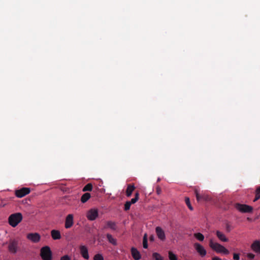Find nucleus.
<instances>
[{"label":"nucleus","instance_id":"obj_1","mask_svg":"<svg viewBox=\"0 0 260 260\" xmlns=\"http://www.w3.org/2000/svg\"><path fill=\"white\" fill-rule=\"evenodd\" d=\"M209 246L217 253H223L226 255L229 254V251L227 249L221 244L214 242L212 239L209 240Z\"/></svg>","mask_w":260,"mask_h":260},{"label":"nucleus","instance_id":"obj_2","mask_svg":"<svg viewBox=\"0 0 260 260\" xmlns=\"http://www.w3.org/2000/svg\"><path fill=\"white\" fill-rule=\"evenodd\" d=\"M23 216L21 213H15L10 215L8 218L9 224L13 227H16L22 220Z\"/></svg>","mask_w":260,"mask_h":260},{"label":"nucleus","instance_id":"obj_3","mask_svg":"<svg viewBox=\"0 0 260 260\" xmlns=\"http://www.w3.org/2000/svg\"><path fill=\"white\" fill-rule=\"evenodd\" d=\"M40 256L43 260H52V252L50 247L45 246L41 248Z\"/></svg>","mask_w":260,"mask_h":260},{"label":"nucleus","instance_id":"obj_4","mask_svg":"<svg viewBox=\"0 0 260 260\" xmlns=\"http://www.w3.org/2000/svg\"><path fill=\"white\" fill-rule=\"evenodd\" d=\"M235 207L237 210L242 213H251L253 211L252 206L246 204L236 203L235 205Z\"/></svg>","mask_w":260,"mask_h":260},{"label":"nucleus","instance_id":"obj_5","mask_svg":"<svg viewBox=\"0 0 260 260\" xmlns=\"http://www.w3.org/2000/svg\"><path fill=\"white\" fill-rule=\"evenodd\" d=\"M18 241L15 240H10L9 243L8 250L13 254H15L18 250Z\"/></svg>","mask_w":260,"mask_h":260},{"label":"nucleus","instance_id":"obj_6","mask_svg":"<svg viewBox=\"0 0 260 260\" xmlns=\"http://www.w3.org/2000/svg\"><path fill=\"white\" fill-rule=\"evenodd\" d=\"M99 215L97 209H91L88 210L86 213V217L89 220L93 221L95 220Z\"/></svg>","mask_w":260,"mask_h":260},{"label":"nucleus","instance_id":"obj_7","mask_svg":"<svg viewBox=\"0 0 260 260\" xmlns=\"http://www.w3.org/2000/svg\"><path fill=\"white\" fill-rule=\"evenodd\" d=\"M30 189L28 187H22L20 189L15 190V195L18 198H22L29 193Z\"/></svg>","mask_w":260,"mask_h":260},{"label":"nucleus","instance_id":"obj_8","mask_svg":"<svg viewBox=\"0 0 260 260\" xmlns=\"http://www.w3.org/2000/svg\"><path fill=\"white\" fill-rule=\"evenodd\" d=\"M194 248L197 252L202 257L205 256L207 254V251L204 247L199 243H195L193 245Z\"/></svg>","mask_w":260,"mask_h":260},{"label":"nucleus","instance_id":"obj_9","mask_svg":"<svg viewBox=\"0 0 260 260\" xmlns=\"http://www.w3.org/2000/svg\"><path fill=\"white\" fill-rule=\"evenodd\" d=\"M74 224V216L72 214H68L65 219L64 227L66 229L71 228Z\"/></svg>","mask_w":260,"mask_h":260},{"label":"nucleus","instance_id":"obj_10","mask_svg":"<svg viewBox=\"0 0 260 260\" xmlns=\"http://www.w3.org/2000/svg\"><path fill=\"white\" fill-rule=\"evenodd\" d=\"M194 193L198 202L202 201H207L209 200V197L205 194H200L199 190L196 187L194 189Z\"/></svg>","mask_w":260,"mask_h":260},{"label":"nucleus","instance_id":"obj_11","mask_svg":"<svg viewBox=\"0 0 260 260\" xmlns=\"http://www.w3.org/2000/svg\"><path fill=\"white\" fill-rule=\"evenodd\" d=\"M27 238L34 243H38L40 241L41 236L37 233H29L27 235Z\"/></svg>","mask_w":260,"mask_h":260},{"label":"nucleus","instance_id":"obj_12","mask_svg":"<svg viewBox=\"0 0 260 260\" xmlns=\"http://www.w3.org/2000/svg\"><path fill=\"white\" fill-rule=\"evenodd\" d=\"M155 232L159 239L161 241H165L166 240L165 232L160 227L157 226L155 228Z\"/></svg>","mask_w":260,"mask_h":260},{"label":"nucleus","instance_id":"obj_13","mask_svg":"<svg viewBox=\"0 0 260 260\" xmlns=\"http://www.w3.org/2000/svg\"><path fill=\"white\" fill-rule=\"evenodd\" d=\"M80 253L84 258L85 259H88L89 254L88 249L85 246L82 245L80 247Z\"/></svg>","mask_w":260,"mask_h":260},{"label":"nucleus","instance_id":"obj_14","mask_svg":"<svg viewBox=\"0 0 260 260\" xmlns=\"http://www.w3.org/2000/svg\"><path fill=\"white\" fill-rule=\"evenodd\" d=\"M131 253L135 260H139L141 258L139 251L135 247L131 248Z\"/></svg>","mask_w":260,"mask_h":260},{"label":"nucleus","instance_id":"obj_15","mask_svg":"<svg viewBox=\"0 0 260 260\" xmlns=\"http://www.w3.org/2000/svg\"><path fill=\"white\" fill-rule=\"evenodd\" d=\"M51 236L52 238L54 240H59L61 238L60 232L56 230H52L51 231Z\"/></svg>","mask_w":260,"mask_h":260},{"label":"nucleus","instance_id":"obj_16","mask_svg":"<svg viewBox=\"0 0 260 260\" xmlns=\"http://www.w3.org/2000/svg\"><path fill=\"white\" fill-rule=\"evenodd\" d=\"M251 247L255 252L260 253V241H255L252 244Z\"/></svg>","mask_w":260,"mask_h":260},{"label":"nucleus","instance_id":"obj_17","mask_svg":"<svg viewBox=\"0 0 260 260\" xmlns=\"http://www.w3.org/2000/svg\"><path fill=\"white\" fill-rule=\"evenodd\" d=\"M104 229L109 228L112 230H116L117 229L116 223L112 221H108L106 222V225L104 228Z\"/></svg>","mask_w":260,"mask_h":260},{"label":"nucleus","instance_id":"obj_18","mask_svg":"<svg viewBox=\"0 0 260 260\" xmlns=\"http://www.w3.org/2000/svg\"><path fill=\"white\" fill-rule=\"evenodd\" d=\"M135 189V186L133 184H128L125 193L127 197L131 196L133 191Z\"/></svg>","mask_w":260,"mask_h":260},{"label":"nucleus","instance_id":"obj_19","mask_svg":"<svg viewBox=\"0 0 260 260\" xmlns=\"http://www.w3.org/2000/svg\"><path fill=\"white\" fill-rule=\"evenodd\" d=\"M216 235L217 238L222 242H228L229 240L225 236V235L219 231H217L216 232Z\"/></svg>","mask_w":260,"mask_h":260},{"label":"nucleus","instance_id":"obj_20","mask_svg":"<svg viewBox=\"0 0 260 260\" xmlns=\"http://www.w3.org/2000/svg\"><path fill=\"white\" fill-rule=\"evenodd\" d=\"M106 237L109 243L114 245H116L117 244L116 239L114 238L111 234H107Z\"/></svg>","mask_w":260,"mask_h":260},{"label":"nucleus","instance_id":"obj_21","mask_svg":"<svg viewBox=\"0 0 260 260\" xmlns=\"http://www.w3.org/2000/svg\"><path fill=\"white\" fill-rule=\"evenodd\" d=\"M91 197L90 194L88 192H86L84 193L81 198V201L83 203H85Z\"/></svg>","mask_w":260,"mask_h":260},{"label":"nucleus","instance_id":"obj_22","mask_svg":"<svg viewBox=\"0 0 260 260\" xmlns=\"http://www.w3.org/2000/svg\"><path fill=\"white\" fill-rule=\"evenodd\" d=\"M260 199V186L257 187L255 191V198L253 202H256Z\"/></svg>","mask_w":260,"mask_h":260},{"label":"nucleus","instance_id":"obj_23","mask_svg":"<svg viewBox=\"0 0 260 260\" xmlns=\"http://www.w3.org/2000/svg\"><path fill=\"white\" fill-rule=\"evenodd\" d=\"M194 237L200 241H203L204 240V236L200 233H194Z\"/></svg>","mask_w":260,"mask_h":260},{"label":"nucleus","instance_id":"obj_24","mask_svg":"<svg viewBox=\"0 0 260 260\" xmlns=\"http://www.w3.org/2000/svg\"><path fill=\"white\" fill-rule=\"evenodd\" d=\"M143 246L144 248H148L147 235L146 234H145L143 236Z\"/></svg>","mask_w":260,"mask_h":260},{"label":"nucleus","instance_id":"obj_25","mask_svg":"<svg viewBox=\"0 0 260 260\" xmlns=\"http://www.w3.org/2000/svg\"><path fill=\"white\" fill-rule=\"evenodd\" d=\"M92 189V185L91 183H88L83 188V191H90Z\"/></svg>","mask_w":260,"mask_h":260},{"label":"nucleus","instance_id":"obj_26","mask_svg":"<svg viewBox=\"0 0 260 260\" xmlns=\"http://www.w3.org/2000/svg\"><path fill=\"white\" fill-rule=\"evenodd\" d=\"M152 257L154 260H164L162 257L157 252L153 253L152 254Z\"/></svg>","mask_w":260,"mask_h":260},{"label":"nucleus","instance_id":"obj_27","mask_svg":"<svg viewBox=\"0 0 260 260\" xmlns=\"http://www.w3.org/2000/svg\"><path fill=\"white\" fill-rule=\"evenodd\" d=\"M185 203H186V205L187 206L188 208L191 211L193 210V208L190 204V199L188 197H186L185 198Z\"/></svg>","mask_w":260,"mask_h":260},{"label":"nucleus","instance_id":"obj_28","mask_svg":"<svg viewBox=\"0 0 260 260\" xmlns=\"http://www.w3.org/2000/svg\"><path fill=\"white\" fill-rule=\"evenodd\" d=\"M169 257L170 260H177L176 255L174 254L172 251L169 252Z\"/></svg>","mask_w":260,"mask_h":260},{"label":"nucleus","instance_id":"obj_29","mask_svg":"<svg viewBox=\"0 0 260 260\" xmlns=\"http://www.w3.org/2000/svg\"><path fill=\"white\" fill-rule=\"evenodd\" d=\"M93 260H104V257L101 254H96L93 257Z\"/></svg>","mask_w":260,"mask_h":260},{"label":"nucleus","instance_id":"obj_30","mask_svg":"<svg viewBox=\"0 0 260 260\" xmlns=\"http://www.w3.org/2000/svg\"><path fill=\"white\" fill-rule=\"evenodd\" d=\"M131 204L128 201L125 202L124 204V210L127 211L130 209Z\"/></svg>","mask_w":260,"mask_h":260},{"label":"nucleus","instance_id":"obj_31","mask_svg":"<svg viewBox=\"0 0 260 260\" xmlns=\"http://www.w3.org/2000/svg\"><path fill=\"white\" fill-rule=\"evenodd\" d=\"M233 258L234 260H240V254L239 253H234L233 254Z\"/></svg>","mask_w":260,"mask_h":260},{"label":"nucleus","instance_id":"obj_32","mask_svg":"<svg viewBox=\"0 0 260 260\" xmlns=\"http://www.w3.org/2000/svg\"><path fill=\"white\" fill-rule=\"evenodd\" d=\"M60 260H71L70 256L68 255H65L61 257Z\"/></svg>","mask_w":260,"mask_h":260},{"label":"nucleus","instance_id":"obj_33","mask_svg":"<svg viewBox=\"0 0 260 260\" xmlns=\"http://www.w3.org/2000/svg\"><path fill=\"white\" fill-rule=\"evenodd\" d=\"M225 227H226V230L228 232L231 231V230L232 229V227L229 223H226Z\"/></svg>","mask_w":260,"mask_h":260},{"label":"nucleus","instance_id":"obj_34","mask_svg":"<svg viewBox=\"0 0 260 260\" xmlns=\"http://www.w3.org/2000/svg\"><path fill=\"white\" fill-rule=\"evenodd\" d=\"M138 200H137V199L136 198H133L131 199V200L130 201H128L129 202H130V203L131 204H135V203H136Z\"/></svg>","mask_w":260,"mask_h":260},{"label":"nucleus","instance_id":"obj_35","mask_svg":"<svg viewBox=\"0 0 260 260\" xmlns=\"http://www.w3.org/2000/svg\"><path fill=\"white\" fill-rule=\"evenodd\" d=\"M247 257H248L249 259H252L254 258V254H252V253H248V254H247Z\"/></svg>","mask_w":260,"mask_h":260},{"label":"nucleus","instance_id":"obj_36","mask_svg":"<svg viewBox=\"0 0 260 260\" xmlns=\"http://www.w3.org/2000/svg\"><path fill=\"white\" fill-rule=\"evenodd\" d=\"M156 192L158 194H159L161 192V188L159 186L156 187Z\"/></svg>","mask_w":260,"mask_h":260},{"label":"nucleus","instance_id":"obj_37","mask_svg":"<svg viewBox=\"0 0 260 260\" xmlns=\"http://www.w3.org/2000/svg\"><path fill=\"white\" fill-rule=\"evenodd\" d=\"M136 198L137 199V200H139V193L138 192H137L135 193V198Z\"/></svg>","mask_w":260,"mask_h":260},{"label":"nucleus","instance_id":"obj_38","mask_svg":"<svg viewBox=\"0 0 260 260\" xmlns=\"http://www.w3.org/2000/svg\"><path fill=\"white\" fill-rule=\"evenodd\" d=\"M212 260H221V259L217 256H215L212 258Z\"/></svg>","mask_w":260,"mask_h":260},{"label":"nucleus","instance_id":"obj_39","mask_svg":"<svg viewBox=\"0 0 260 260\" xmlns=\"http://www.w3.org/2000/svg\"><path fill=\"white\" fill-rule=\"evenodd\" d=\"M149 239H150V241H154V236H153V235H151V236L150 237Z\"/></svg>","mask_w":260,"mask_h":260}]
</instances>
